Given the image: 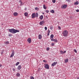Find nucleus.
<instances>
[{
    "instance_id": "1",
    "label": "nucleus",
    "mask_w": 79,
    "mask_h": 79,
    "mask_svg": "<svg viewBox=\"0 0 79 79\" xmlns=\"http://www.w3.org/2000/svg\"><path fill=\"white\" fill-rule=\"evenodd\" d=\"M8 30L10 32L13 33V34H15V33H16V32H19V30H18L17 29H15L13 28H12L11 29H9Z\"/></svg>"
},
{
    "instance_id": "2",
    "label": "nucleus",
    "mask_w": 79,
    "mask_h": 79,
    "mask_svg": "<svg viewBox=\"0 0 79 79\" xmlns=\"http://www.w3.org/2000/svg\"><path fill=\"white\" fill-rule=\"evenodd\" d=\"M63 34L64 37H67L68 34V31L67 30H64L63 31Z\"/></svg>"
},
{
    "instance_id": "3",
    "label": "nucleus",
    "mask_w": 79,
    "mask_h": 79,
    "mask_svg": "<svg viewBox=\"0 0 79 79\" xmlns=\"http://www.w3.org/2000/svg\"><path fill=\"white\" fill-rule=\"evenodd\" d=\"M67 4H64L62 6L61 8L63 9H64L67 7Z\"/></svg>"
},
{
    "instance_id": "4",
    "label": "nucleus",
    "mask_w": 79,
    "mask_h": 79,
    "mask_svg": "<svg viewBox=\"0 0 79 79\" xmlns=\"http://www.w3.org/2000/svg\"><path fill=\"white\" fill-rule=\"evenodd\" d=\"M45 68L47 69H49V67L48 64H45Z\"/></svg>"
},
{
    "instance_id": "5",
    "label": "nucleus",
    "mask_w": 79,
    "mask_h": 79,
    "mask_svg": "<svg viewBox=\"0 0 79 79\" xmlns=\"http://www.w3.org/2000/svg\"><path fill=\"white\" fill-rule=\"evenodd\" d=\"M51 41H53L54 42H57V39H51Z\"/></svg>"
},
{
    "instance_id": "6",
    "label": "nucleus",
    "mask_w": 79,
    "mask_h": 79,
    "mask_svg": "<svg viewBox=\"0 0 79 79\" xmlns=\"http://www.w3.org/2000/svg\"><path fill=\"white\" fill-rule=\"evenodd\" d=\"M57 64V62H54L52 64V66H54L55 65H56Z\"/></svg>"
},
{
    "instance_id": "7",
    "label": "nucleus",
    "mask_w": 79,
    "mask_h": 79,
    "mask_svg": "<svg viewBox=\"0 0 79 79\" xmlns=\"http://www.w3.org/2000/svg\"><path fill=\"white\" fill-rule=\"evenodd\" d=\"M35 13H33L31 15L32 18H35Z\"/></svg>"
},
{
    "instance_id": "8",
    "label": "nucleus",
    "mask_w": 79,
    "mask_h": 79,
    "mask_svg": "<svg viewBox=\"0 0 79 79\" xmlns=\"http://www.w3.org/2000/svg\"><path fill=\"white\" fill-rule=\"evenodd\" d=\"M44 23H45V21H43L41 22H40V23L39 24L40 25H41V26H42V24H44Z\"/></svg>"
},
{
    "instance_id": "9",
    "label": "nucleus",
    "mask_w": 79,
    "mask_h": 79,
    "mask_svg": "<svg viewBox=\"0 0 79 79\" xmlns=\"http://www.w3.org/2000/svg\"><path fill=\"white\" fill-rule=\"evenodd\" d=\"M14 55H15V52H14V51H13L12 52V54L10 55V57H13V56H14Z\"/></svg>"
},
{
    "instance_id": "10",
    "label": "nucleus",
    "mask_w": 79,
    "mask_h": 79,
    "mask_svg": "<svg viewBox=\"0 0 79 79\" xmlns=\"http://www.w3.org/2000/svg\"><path fill=\"white\" fill-rule=\"evenodd\" d=\"M27 41H28V42H29V43H31V38H28L27 39Z\"/></svg>"
},
{
    "instance_id": "11",
    "label": "nucleus",
    "mask_w": 79,
    "mask_h": 79,
    "mask_svg": "<svg viewBox=\"0 0 79 79\" xmlns=\"http://www.w3.org/2000/svg\"><path fill=\"white\" fill-rule=\"evenodd\" d=\"M17 69L18 70H20V69H21V65H19L17 68Z\"/></svg>"
},
{
    "instance_id": "12",
    "label": "nucleus",
    "mask_w": 79,
    "mask_h": 79,
    "mask_svg": "<svg viewBox=\"0 0 79 79\" xmlns=\"http://www.w3.org/2000/svg\"><path fill=\"white\" fill-rule=\"evenodd\" d=\"M18 13H17V12H14V15L15 16H18Z\"/></svg>"
},
{
    "instance_id": "13",
    "label": "nucleus",
    "mask_w": 79,
    "mask_h": 79,
    "mask_svg": "<svg viewBox=\"0 0 79 79\" xmlns=\"http://www.w3.org/2000/svg\"><path fill=\"white\" fill-rule=\"evenodd\" d=\"M68 61H69L68 59H65L64 60V63H67L68 62Z\"/></svg>"
},
{
    "instance_id": "14",
    "label": "nucleus",
    "mask_w": 79,
    "mask_h": 79,
    "mask_svg": "<svg viewBox=\"0 0 79 79\" xmlns=\"http://www.w3.org/2000/svg\"><path fill=\"white\" fill-rule=\"evenodd\" d=\"M19 2L20 3V6H22V5H23V4L21 0H20L19 1Z\"/></svg>"
},
{
    "instance_id": "15",
    "label": "nucleus",
    "mask_w": 79,
    "mask_h": 79,
    "mask_svg": "<svg viewBox=\"0 0 79 79\" xmlns=\"http://www.w3.org/2000/svg\"><path fill=\"white\" fill-rule=\"evenodd\" d=\"M38 16H39V14L38 13H36L35 15V18H38Z\"/></svg>"
},
{
    "instance_id": "16",
    "label": "nucleus",
    "mask_w": 79,
    "mask_h": 79,
    "mask_svg": "<svg viewBox=\"0 0 79 79\" xmlns=\"http://www.w3.org/2000/svg\"><path fill=\"white\" fill-rule=\"evenodd\" d=\"M38 38H39V39H42V35H39V36H38Z\"/></svg>"
},
{
    "instance_id": "17",
    "label": "nucleus",
    "mask_w": 79,
    "mask_h": 79,
    "mask_svg": "<svg viewBox=\"0 0 79 79\" xmlns=\"http://www.w3.org/2000/svg\"><path fill=\"white\" fill-rule=\"evenodd\" d=\"M50 31L48 29V36L50 35Z\"/></svg>"
},
{
    "instance_id": "18",
    "label": "nucleus",
    "mask_w": 79,
    "mask_h": 79,
    "mask_svg": "<svg viewBox=\"0 0 79 79\" xmlns=\"http://www.w3.org/2000/svg\"><path fill=\"white\" fill-rule=\"evenodd\" d=\"M44 18V16H43L42 15H41L40 16V19H43V18Z\"/></svg>"
},
{
    "instance_id": "19",
    "label": "nucleus",
    "mask_w": 79,
    "mask_h": 79,
    "mask_svg": "<svg viewBox=\"0 0 79 79\" xmlns=\"http://www.w3.org/2000/svg\"><path fill=\"white\" fill-rule=\"evenodd\" d=\"M24 15L25 16H28V13L27 12H25L24 13Z\"/></svg>"
},
{
    "instance_id": "20",
    "label": "nucleus",
    "mask_w": 79,
    "mask_h": 79,
    "mask_svg": "<svg viewBox=\"0 0 79 79\" xmlns=\"http://www.w3.org/2000/svg\"><path fill=\"white\" fill-rule=\"evenodd\" d=\"M43 8L44 10H46V9H47V7H46V6H45V4L43 5Z\"/></svg>"
},
{
    "instance_id": "21",
    "label": "nucleus",
    "mask_w": 79,
    "mask_h": 79,
    "mask_svg": "<svg viewBox=\"0 0 79 79\" xmlns=\"http://www.w3.org/2000/svg\"><path fill=\"white\" fill-rule=\"evenodd\" d=\"M50 12L51 13H55V11L53 10H50Z\"/></svg>"
},
{
    "instance_id": "22",
    "label": "nucleus",
    "mask_w": 79,
    "mask_h": 79,
    "mask_svg": "<svg viewBox=\"0 0 79 79\" xmlns=\"http://www.w3.org/2000/svg\"><path fill=\"white\" fill-rule=\"evenodd\" d=\"M16 75L17 76V77H19L20 76V74L18 73H17Z\"/></svg>"
},
{
    "instance_id": "23",
    "label": "nucleus",
    "mask_w": 79,
    "mask_h": 79,
    "mask_svg": "<svg viewBox=\"0 0 79 79\" xmlns=\"http://www.w3.org/2000/svg\"><path fill=\"white\" fill-rule=\"evenodd\" d=\"M60 54H61L62 55H63L64 52H63L62 51H60Z\"/></svg>"
},
{
    "instance_id": "24",
    "label": "nucleus",
    "mask_w": 79,
    "mask_h": 79,
    "mask_svg": "<svg viewBox=\"0 0 79 79\" xmlns=\"http://www.w3.org/2000/svg\"><path fill=\"white\" fill-rule=\"evenodd\" d=\"M79 4V2L78 1L74 3L75 5H78Z\"/></svg>"
},
{
    "instance_id": "25",
    "label": "nucleus",
    "mask_w": 79,
    "mask_h": 79,
    "mask_svg": "<svg viewBox=\"0 0 79 79\" xmlns=\"http://www.w3.org/2000/svg\"><path fill=\"white\" fill-rule=\"evenodd\" d=\"M35 10L38 11V10H39V8L36 7L35 8Z\"/></svg>"
},
{
    "instance_id": "26",
    "label": "nucleus",
    "mask_w": 79,
    "mask_h": 79,
    "mask_svg": "<svg viewBox=\"0 0 79 79\" xmlns=\"http://www.w3.org/2000/svg\"><path fill=\"white\" fill-rule=\"evenodd\" d=\"M53 37H54V35L53 34H52L51 35L50 37L51 38H53Z\"/></svg>"
},
{
    "instance_id": "27",
    "label": "nucleus",
    "mask_w": 79,
    "mask_h": 79,
    "mask_svg": "<svg viewBox=\"0 0 79 79\" xmlns=\"http://www.w3.org/2000/svg\"><path fill=\"white\" fill-rule=\"evenodd\" d=\"M19 64V62H17L15 64L16 66H18V64Z\"/></svg>"
},
{
    "instance_id": "28",
    "label": "nucleus",
    "mask_w": 79,
    "mask_h": 79,
    "mask_svg": "<svg viewBox=\"0 0 79 79\" xmlns=\"http://www.w3.org/2000/svg\"><path fill=\"white\" fill-rule=\"evenodd\" d=\"M52 3H55L56 2V0H52Z\"/></svg>"
},
{
    "instance_id": "29",
    "label": "nucleus",
    "mask_w": 79,
    "mask_h": 79,
    "mask_svg": "<svg viewBox=\"0 0 79 79\" xmlns=\"http://www.w3.org/2000/svg\"><path fill=\"white\" fill-rule=\"evenodd\" d=\"M30 79H34V77H30Z\"/></svg>"
},
{
    "instance_id": "30",
    "label": "nucleus",
    "mask_w": 79,
    "mask_h": 79,
    "mask_svg": "<svg viewBox=\"0 0 79 79\" xmlns=\"http://www.w3.org/2000/svg\"><path fill=\"white\" fill-rule=\"evenodd\" d=\"M45 12L46 13H48V12H49V11H48V10H46V11H45Z\"/></svg>"
},
{
    "instance_id": "31",
    "label": "nucleus",
    "mask_w": 79,
    "mask_h": 79,
    "mask_svg": "<svg viewBox=\"0 0 79 79\" xmlns=\"http://www.w3.org/2000/svg\"><path fill=\"white\" fill-rule=\"evenodd\" d=\"M66 2H69V3L70 2V0H65Z\"/></svg>"
},
{
    "instance_id": "32",
    "label": "nucleus",
    "mask_w": 79,
    "mask_h": 79,
    "mask_svg": "<svg viewBox=\"0 0 79 79\" xmlns=\"http://www.w3.org/2000/svg\"><path fill=\"white\" fill-rule=\"evenodd\" d=\"M44 29H45V31H47V27H44Z\"/></svg>"
},
{
    "instance_id": "33",
    "label": "nucleus",
    "mask_w": 79,
    "mask_h": 79,
    "mask_svg": "<svg viewBox=\"0 0 79 79\" xmlns=\"http://www.w3.org/2000/svg\"><path fill=\"white\" fill-rule=\"evenodd\" d=\"M74 52H75V53H77V51H76V50L74 49Z\"/></svg>"
},
{
    "instance_id": "34",
    "label": "nucleus",
    "mask_w": 79,
    "mask_h": 79,
    "mask_svg": "<svg viewBox=\"0 0 79 79\" xmlns=\"http://www.w3.org/2000/svg\"><path fill=\"white\" fill-rule=\"evenodd\" d=\"M6 44H9V42L8 41H6Z\"/></svg>"
},
{
    "instance_id": "35",
    "label": "nucleus",
    "mask_w": 79,
    "mask_h": 79,
    "mask_svg": "<svg viewBox=\"0 0 79 79\" xmlns=\"http://www.w3.org/2000/svg\"><path fill=\"white\" fill-rule=\"evenodd\" d=\"M58 28H59V29H60V30H61V27L59 26L58 27Z\"/></svg>"
},
{
    "instance_id": "36",
    "label": "nucleus",
    "mask_w": 79,
    "mask_h": 79,
    "mask_svg": "<svg viewBox=\"0 0 79 79\" xmlns=\"http://www.w3.org/2000/svg\"><path fill=\"white\" fill-rule=\"evenodd\" d=\"M54 45H55V44H54V43H52L51 45H52V46H54Z\"/></svg>"
},
{
    "instance_id": "37",
    "label": "nucleus",
    "mask_w": 79,
    "mask_h": 79,
    "mask_svg": "<svg viewBox=\"0 0 79 79\" xmlns=\"http://www.w3.org/2000/svg\"><path fill=\"white\" fill-rule=\"evenodd\" d=\"M15 69L14 68H13V71H15Z\"/></svg>"
},
{
    "instance_id": "38",
    "label": "nucleus",
    "mask_w": 79,
    "mask_h": 79,
    "mask_svg": "<svg viewBox=\"0 0 79 79\" xmlns=\"http://www.w3.org/2000/svg\"><path fill=\"white\" fill-rule=\"evenodd\" d=\"M50 29H51V30H52V29H53V27H50Z\"/></svg>"
},
{
    "instance_id": "39",
    "label": "nucleus",
    "mask_w": 79,
    "mask_h": 79,
    "mask_svg": "<svg viewBox=\"0 0 79 79\" xmlns=\"http://www.w3.org/2000/svg\"><path fill=\"white\" fill-rule=\"evenodd\" d=\"M64 54L66 53V51H64V52H63Z\"/></svg>"
},
{
    "instance_id": "40",
    "label": "nucleus",
    "mask_w": 79,
    "mask_h": 79,
    "mask_svg": "<svg viewBox=\"0 0 79 79\" xmlns=\"http://www.w3.org/2000/svg\"><path fill=\"white\" fill-rule=\"evenodd\" d=\"M76 11H77V12H79V10L77 9V10H76Z\"/></svg>"
},
{
    "instance_id": "41",
    "label": "nucleus",
    "mask_w": 79,
    "mask_h": 79,
    "mask_svg": "<svg viewBox=\"0 0 79 79\" xmlns=\"http://www.w3.org/2000/svg\"><path fill=\"white\" fill-rule=\"evenodd\" d=\"M47 50H48H48H49V48H47Z\"/></svg>"
},
{
    "instance_id": "42",
    "label": "nucleus",
    "mask_w": 79,
    "mask_h": 79,
    "mask_svg": "<svg viewBox=\"0 0 79 79\" xmlns=\"http://www.w3.org/2000/svg\"><path fill=\"white\" fill-rule=\"evenodd\" d=\"M1 55H3V52H1Z\"/></svg>"
},
{
    "instance_id": "43",
    "label": "nucleus",
    "mask_w": 79,
    "mask_h": 79,
    "mask_svg": "<svg viewBox=\"0 0 79 79\" xmlns=\"http://www.w3.org/2000/svg\"><path fill=\"white\" fill-rule=\"evenodd\" d=\"M11 35H11V34L10 35L9 34L8 35H9V37H10V36H11Z\"/></svg>"
},
{
    "instance_id": "44",
    "label": "nucleus",
    "mask_w": 79,
    "mask_h": 79,
    "mask_svg": "<svg viewBox=\"0 0 79 79\" xmlns=\"http://www.w3.org/2000/svg\"><path fill=\"white\" fill-rule=\"evenodd\" d=\"M43 61L44 62V63H46V61H45V60H43Z\"/></svg>"
},
{
    "instance_id": "45",
    "label": "nucleus",
    "mask_w": 79,
    "mask_h": 79,
    "mask_svg": "<svg viewBox=\"0 0 79 79\" xmlns=\"http://www.w3.org/2000/svg\"><path fill=\"white\" fill-rule=\"evenodd\" d=\"M2 65L1 64H0V67H2Z\"/></svg>"
},
{
    "instance_id": "46",
    "label": "nucleus",
    "mask_w": 79,
    "mask_h": 79,
    "mask_svg": "<svg viewBox=\"0 0 79 79\" xmlns=\"http://www.w3.org/2000/svg\"><path fill=\"white\" fill-rule=\"evenodd\" d=\"M77 79H79V77H77Z\"/></svg>"
},
{
    "instance_id": "47",
    "label": "nucleus",
    "mask_w": 79,
    "mask_h": 79,
    "mask_svg": "<svg viewBox=\"0 0 79 79\" xmlns=\"http://www.w3.org/2000/svg\"><path fill=\"white\" fill-rule=\"evenodd\" d=\"M43 15H44V13H43Z\"/></svg>"
},
{
    "instance_id": "48",
    "label": "nucleus",
    "mask_w": 79,
    "mask_h": 79,
    "mask_svg": "<svg viewBox=\"0 0 79 79\" xmlns=\"http://www.w3.org/2000/svg\"><path fill=\"white\" fill-rule=\"evenodd\" d=\"M25 10H26V8H25Z\"/></svg>"
}]
</instances>
